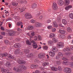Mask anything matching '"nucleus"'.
Segmentation results:
<instances>
[{"label":"nucleus","mask_w":73,"mask_h":73,"mask_svg":"<svg viewBox=\"0 0 73 73\" xmlns=\"http://www.w3.org/2000/svg\"><path fill=\"white\" fill-rule=\"evenodd\" d=\"M42 18H43V16H40L39 17L40 20H42Z\"/></svg>","instance_id":"obj_59"},{"label":"nucleus","mask_w":73,"mask_h":73,"mask_svg":"<svg viewBox=\"0 0 73 73\" xmlns=\"http://www.w3.org/2000/svg\"><path fill=\"white\" fill-rule=\"evenodd\" d=\"M62 23L66 25V24H67V22L65 19H63L62 21Z\"/></svg>","instance_id":"obj_21"},{"label":"nucleus","mask_w":73,"mask_h":73,"mask_svg":"<svg viewBox=\"0 0 73 73\" xmlns=\"http://www.w3.org/2000/svg\"><path fill=\"white\" fill-rule=\"evenodd\" d=\"M59 38H65V36L64 35H61V34H60L59 35Z\"/></svg>","instance_id":"obj_29"},{"label":"nucleus","mask_w":73,"mask_h":73,"mask_svg":"<svg viewBox=\"0 0 73 73\" xmlns=\"http://www.w3.org/2000/svg\"><path fill=\"white\" fill-rule=\"evenodd\" d=\"M59 32L62 34H65V31L64 30H59Z\"/></svg>","instance_id":"obj_22"},{"label":"nucleus","mask_w":73,"mask_h":73,"mask_svg":"<svg viewBox=\"0 0 73 73\" xmlns=\"http://www.w3.org/2000/svg\"><path fill=\"white\" fill-rule=\"evenodd\" d=\"M19 10L20 12H23L24 11H25V9L24 8H22L21 9H19Z\"/></svg>","instance_id":"obj_31"},{"label":"nucleus","mask_w":73,"mask_h":73,"mask_svg":"<svg viewBox=\"0 0 73 73\" xmlns=\"http://www.w3.org/2000/svg\"><path fill=\"white\" fill-rule=\"evenodd\" d=\"M67 30L68 32H72V29L70 27H68L67 29Z\"/></svg>","instance_id":"obj_23"},{"label":"nucleus","mask_w":73,"mask_h":73,"mask_svg":"<svg viewBox=\"0 0 73 73\" xmlns=\"http://www.w3.org/2000/svg\"><path fill=\"white\" fill-rule=\"evenodd\" d=\"M58 3L60 6H62L64 5V1L62 0H59L58 1Z\"/></svg>","instance_id":"obj_7"},{"label":"nucleus","mask_w":73,"mask_h":73,"mask_svg":"<svg viewBox=\"0 0 73 73\" xmlns=\"http://www.w3.org/2000/svg\"><path fill=\"white\" fill-rule=\"evenodd\" d=\"M52 40L54 42H57L58 41L57 40L54 38L52 39Z\"/></svg>","instance_id":"obj_38"},{"label":"nucleus","mask_w":73,"mask_h":73,"mask_svg":"<svg viewBox=\"0 0 73 73\" xmlns=\"http://www.w3.org/2000/svg\"><path fill=\"white\" fill-rule=\"evenodd\" d=\"M58 70L59 72H62V68L61 67L59 66L58 67Z\"/></svg>","instance_id":"obj_24"},{"label":"nucleus","mask_w":73,"mask_h":73,"mask_svg":"<svg viewBox=\"0 0 73 73\" xmlns=\"http://www.w3.org/2000/svg\"><path fill=\"white\" fill-rule=\"evenodd\" d=\"M17 30L19 32H21V29L20 28H18L17 29Z\"/></svg>","instance_id":"obj_57"},{"label":"nucleus","mask_w":73,"mask_h":73,"mask_svg":"<svg viewBox=\"0 0 73 73\" xmlns=\"http://www.w3.org/2000/svg\"><path fill=\"white\" fill-rule=\"evenodd\" d=\"M20 68L21 69H26V67L25 66H21L20 67Z\"/></svg>","instance_id":"obj_36"},{"label":"nucleus","mask_w":73,"mask_h":73,"mask_svg":"<svg viewBox=\"0 0 73 73\" xmlns=\"http://www.w3.org/2000/svg\"><path fill=\"white\" fill-rule=\"evenodd\" d=\"M38 23H36L35 25V26L36 27H38Z\"/></svg>","instance_id":"obj_48"},{"label":"nucleus","mask_w":73,"mask_h":73,"mask_svg":"<svg viewBox=\"0 0 73 73\" xmlns=\"http://www.w3.org/2000/svg\"><path fill=\"white\" fill-rule=\"evenodd\" d=\"M18 62L19 64H25V62L23 60H19L18 61Z\"/></svg>","instance_id":"obj_15"},{"label":"nucleus","mask_w":73,"mask_h":73,"mask_svg":"<svg viewBox=\"0 0 73 73\" xmlns=\"http://www.w3.org/2000/svg\"><path fill=\"white\" fill-rule=\"evenodd\" d=\"M52 51H50L49 53V54L51 57H54L55 55V52L57 51L56 48L55 47H52Z\"/></svg>","instance_id":"obj_1"},{"label":"nucleus","mask_w":73,"mask_h":73,"mask_svg":"<svg viewBox=\"0 0 73 73\" xmlns=\"http://www.w3.org/2000/svg\"><path fill=\"white\" fill-rule=\"evenodd\" d=\"M64 73H71V70L70 68H65L64 70Z\"/></svg>","instance_id":"obj_4"},{"label":"nucleus","mask_w":73,"mask_h":73,"mask_svg":"<svg viewBox=\"0 0 73 73\" xmlns=\"http://www.w3.org/2000/svg\"><path fill=\"white\" fill-rule=\"evenodd\" d=\"M36 66V65H31V66H30V67L31 68H32V69H33V68H34L35 66Z\"/></svg>","instance_id":"obj_45"},{"label":"nucleus","mask_w":73,"mask_h":73,"mask_svg":"<svg viewBox=\"0 0 73 73\" xmlns=\"http://www.w3.org/2000/svg\"><path fill=\"white\" fill-rule=\"evenodd\" d=\"M31 35L32 36H35V32H31Z\"/></svg>","instance_id":"obj_49"},{"label":"nucleus","mask_w":73,"mask_h":73,"mask_svg":"<svg viewBox=\"0 0 73 73\" xmlns=\"http://www.w3.org/2000/svg\"><path fill=\"white\" fill-rule=\"evenodd\" d=\"M5 31L6 32L7 31L11 32V33H9V36H14V35H15V32L14 31H12V30L6 29Z\"/></svg>","instance_id":"obj_2"},{"label":"nucleus","mask_w":73,"mask_h":73,"mask_svg":"<svg viewBox=\"0 0 73 73\" xmlns=\"http://www.w3.org/2000/svg\"><path fill=\"white\" fill-rule=\"evenodd\" d=\"M51 31L52 32H55L56 31V29L55 28H52L51 29Z\"/></svg>","instance_id":"obj_37"},{"label":"nucleus","mask_w":73,"mask_h":73,"mask_svg":"<svg viewBox=\"0 0 73 73\" xmlns=\"http://www.w3.org/2000/svg\"><path fill=\"white\" fill-rule=\"evenodd\" d=\"M23 23L22 22L19 21L17 22V26H19V27L21 26V28H23Z\"/></svg>","instance_id":"obj_6"},{"label":"nucleus","mask_w":73,"mask_h":73,"mask_svg":"<svg viewBox=\"0 0 73 73\" xmlns=\"http://www.w3.org/2000/svg\"><path fill=\"white\" fill-rule=\"evenodd\" d=\"M70 48L68 47H66V48H64L63 50L64 52H66V51H70Z\"/></svg>","instance_id":"obj_20"},{"label":"nucleus","mask_w":73,"mask_h":73,"mask_svg":"<svg viewBox=\"0 0 73 73\" xmlns=\"http://www.w3.org/2000/svg\"><path fill=\"white\" fill-rule=\"evenodd\" d=\"M33 56V54L32 53H29L28 54V55L26 56V57L27 58H29V57H31Z\"/></svg>","instance_id":"obj_19"},{"label":"nucleus","mask_w":73,"mask_h":73,"mask_svg":"<svg viewBox=\"0 0 73 73\" xmlns=\"http://www.w3.org/2000/svg\"><path fill=\"white\" fill-rule=\"evenodd\" d=\"M13 70H15V71H16L17 72H20L21 70H19V68H18V70L17 69H16V68H14L13 69Z\"/></svg>","instance_id":"obj_40"},{"label":"nucleus","mask_w":73,"mask_h":73,"mask_svg":"<svg viewBox=\"0 0 73 73\" xmlns=\"http://www.w3.org/2000/svg\"><path fill=\"white\" fill-rule=\"evenodd\" d=\"M34 40H37V37L36 36H35L34 38Z\"/></svg>","instance_id":"obj_56"},{"label":"nucleus","mask_w":73,"mask_h":73,"mask_svg":"<svg viewBox=\"0 0 73 73\" xmlns=\"http://www.w3.org/2000/svg\"><path fill=\"white\" fill-rule=\"evenodd\" d=\"M15 54H19V50H16L15 51Z\"/></svg>","instance_id":"obj_39"},{"label":"nucleus","mask_w":73,"mask_h":73,"mask_svg":"<svg viewBox=\"0 0 73 73\" xmlns=\"http://www.w3.org/2000/svg\"><path fill=\"white\" fill-rule=\"evenodd\" d=\"M58 56L59 57H62L63 56V54L61 52L58 53Z\"/></svg>","instance_id":"obj_28"},{"label":"nucleus","mask_w":73,"mask_h":73,"mask_svg":"<svg viewBox=\"0 0 73 73\" xmlns=\"http://www.w3.org/2000/svg\"><path fill=\"white\" fill-rule=\"evenodd\" d=\"M62 64L65 65H69L70 64V63L69 61H65L63 62Z\"/></svg>","instance_id":"obj_11"},{"label":"nucleus","mask_w":73,"mask_h":73,"mask_svg":"<svg viewBox=\"0 0 73 73\" xmlns=\"http://www.w3.org/2000/svg\"><path fill=\"white\" fill-rule=\"evenodd\" d=\"M64 46V43L63 42H59L57 44V46L58 48H61Z\"/></svg>","instance_id":"obj_3"},{"label":"nucleus","mask_w":73,"mask_h":73,"mask_svg":"<svg viewBox=\"0 0 73 73\" xmlns=\"http://www.w3.org/2000/svg\"><path fill=\"white\" fill-rule=\"evenodd\" d=\"M43 57V55L42 54H39L38 55V57L39 58H42Z\"/></svg>","instance_id":"obj_27"},{"label":"nucleus","mask_w":73,"mask_h":73,"mask_svg":"<svg viewBox=\"0 0 73 73\" xmlns=\"http://www.w3.org/2000/svg\"><path fill=\"white\" fill-rule=\"evenodd\" d=\"M59 56L58 55H56V59L57 60H58V59H59Z\"/></svg>","instance_id":"obj_58"},{"label":"nucleus","mask_w":73,"mask_h":73,"mask_svg":"<svg viewBox=\"0 0 73 73\" xmlns=\"http://www.w3.org/2000/svg\"><path fill=\"white\" fill-rule=\"evenodd\" d=\"M72 8V6L69 5L65 7V9L66 11H68V10H69V9H70V8Z\"/></svg>","instance_id":"obj_13"},{"label":"nucleus","mask_w":73,"mask_h":73,"mask_svg":"<svg viewBox=\"0 0 73 73\" xmlns=\"http://www.w3.org/2000/svg\"><path fill=\"white\" fill-rule=\"evenodd\" d=\"M1 57H4V56H5V57L7 56V53H5L2 54H1Z\"/></svg>","instance_id":"obj_25"},{"label":"nucleus","mask_w":73,"mask_h":73,"mask_svg":"<svg viewBox=\"0 0 73 73\" xmlns=\"http://www.w3.org/2000/svg\"><path fill=\"white\" fill-rule=\"evenodd\" d=\"M70 59L71 60H72L73 61V56H71L70 57Z\"/></svg>","instance_id":"obj_64"},{"label":"nucleus","mask_w":73,"mask_h":73,"mask_svg":"<svg viewBox=\"0 0 73 73\" xmlns=\"http://www.w3.org/2000/svg\"><path fill=\"white\" fill-rule=\"evenodd\" d=\"M62 60H67V58L65 57H63Z\"/></svg>","instance_id":"obj_62"},{"label":"nucleus","mask_w":73,"mask_h":73,"mask_svg":"<svg viewBox=\"0 0 73 73\" xmlns=\"http://www.w3.org/2000/svg\"><path fill=\"white\" fill-rule=\"evenodd\" d=\"M14 46L15 48H20L21 46L20 44L18 43H16L14 45Z\"/></svg>","instance_id":"obj_8"},{"label":"nucleus","mask_w":73,"mask_h":73,"mask_svg":"<svg viewBox=\"0 0 73 73\" xmlns=\"http://www.w3.org/2000/svg\"><path fill=\"white\" fill-rule=\"evenodd\" d=\"M27 28L28 30H33L34 28L32 26L30 25L27 27Z\"/></svg>","instance_id":"obj_14"},{"label":"nucleus","mask_w":73,"mask_h":73,"mask_svg":"<svg viewBox=\"0 0 73 73\" xmlns=\"http://www.w3.org/2000/svg\"><path fill=\"white\" fill-rule=\"evenodd\" d=\"M9 42L8 41V40H6L5 41V44H8Z\"/></svg>","instance_id":"obj_51"},{"label":"nucleus","mask_w":73,"mask_h":73,"mask_svg":"<svg viewBox=\"0 0 73 73\" xmlns=\"http://www.w3.org/2000/svg\"><path fill=\"white\" fill-rule=\"evenodd\" d=\"M52 28V26H48L47 27V28L48 29H50Z\"/></svg>","instance_id":"obj_47"},{"label":"nucleus","mask_w":73,"mask_h":73,"mask_svg":"<svg viewBox=\"0 0 73 73\" xmlns=\"http://www.w3.org/2000/svg\"><path fill=\"white\" fill-rule=\"evenodd\" d=\"M69 17L71 19H73V14L72 13L69 14Z\"/></svg>","instance_id":"obj_41"},{"label":"nucleus","mask_w":73,"mask_h":73,"mask_svg":"<svg viewBox=\"0 0 73 73\" xmlns=\"http://www.w3.org/2000/svg\"><path fill=\"white\" fill-rule=\"evenodd\" d=\"M38 27H42V24L40 23H38Z\"/></svg>","instance_id":"obj_52"},{"label":"nucleus","mask_w":73,"mask_h":73,"mask_svg":"<svg viewBox=\"0 0 73 73\" xmlns=\"http://www.w3.org/2000/svg\"><path fill=\"white\" fill-rule=\"evenodd\" d=\"M51 21L50 20H48L46 21V22L47 23H51Z\"/></svg>","instance_id":"obj_53"},{"label":"nucleus","mask_w":73,"mask_h":73,"mask_svg":"<svg viewBox=\"0 0 73 73\" xmlns=\"http://www.w3.org/2000/svg\"><path fill=\"white\" fill-rule=\"evenodd\" d=\"M1 69L2 72H4L5 73H12V72L9 73V72H8L7 71V70L6 69H4L3 68H1Z\"/></svg>","instance_id":"obj_12"},{"label":"nucleus","mask_w":73,"mask_h":73,"mask_svg":"<svg viewBox=\"0 0 73 73\" xmlns=\"http://www.w3.org/2000/svg\"><path fill=\"white\" fill-rule=\"evenodd\" d=\"M72 35H71L70 36H68V37H67V38H68V39H70V38H73V37H72Z\"/></svg>","instance_id":"obj_50"},{"label":"nucleus","mask_w":73,"mask_h":73,"mask_svg":"<svg viewBox=\"0 0 73 73\" xmlns=\"http://www.w3.org/2000/svg\"><path fill=\"white\" fill-rule=\"evenodd\" d=\"M70 50H73V46H70Z\"/></svg>","instance_id":"obj_55"},{"label":"nucleus","mask_w":73,"mask_h":73,"mask_svg":"<svg viewBox=\"0 0 73 73\" xmlns=\"http://www.w3.org/2000/svg\"><path fill=\"white\" fill-rule=\"evenodd\" d=\"M1 34L4 36L5 35V32H1Z\"/></svg>","instance_id":"obj_61"},{"label":"nucleus","mask_w":73,"mask_h":73,"mask_svg":"<svg viewBox=\"0 0 73 73\" xmlns=\"http://www.w3.org/2000/svg\"><path fill=\"white\" fill-rule=\"evenodd\" d=\"M18 5V3L15 2L13 3V5L14 6H17Z\"/></svg>","instance_id":"obj_33"},{"label":"nucleus","mask_w":73,"mask_h":73,"mask_svg":"<svg viewBox=\"0 0 73 73\" xmlns=\"http://www.w3.org/2000/svg\"><path fill=\"white\" fill-rule=\"evenodd\" d=\"M52 8L54 9H57V6L56 3H53Z\"/></svg>","instance_id":"obj_9"},{"label":"nucleus","mask_w":73,"mask_h":73,"mask_svg":"<svg viewBox=\"0 0 73 73\" xmlns=\"http://www.w3.org/2000/svg\"><path fill=\"white\" fill-rule=\"evenodd\" d=\"M51 68L52 70H53V71H57V70H58L57 68L56 67H51Z\"/></svg>","instance_id":"obj_16"},{"label":"nucleus","mask_w":73,"mask_h":73,"mask_svg":"<svg viewBox=\"0 0 73 73\" xmlns=\"http://www.w3.org/2000/svg\"><path fill=\"white\" fill-rule=\"evenodd\" d=\"M35 20L33 19H31V23H35Z\"/></svg>","instance_id":"obj_54"},{"label":"nucleus","mask_w":73,"mask_h":73,"mask_svg":"<svg viewBox=\"0 0 73 73\" xmlns=\"http://www.w3.org/2000/svg\"><path fill=\"white\" fill-rule=\"evenodd\" d=\"M43 48L44 50H47L48 48V46H43Z\"/></svg>","instance_id":"obj_35"},{"label":"nucleus","mask_w":73,"mask_h":73,"mask_svg":"<svg viewBox=\"0 0 73 73\" xmlns=\"http://www.w3.org/2000/svg\"><path fill=\"white\" fill-rule=\"evenodd\" d=\"M26 42L27 44H28V45H31V43L30 42L29 40H27Z\"/></svg>","instance_id":"obj_42"},{"label":"nucleus","mask_w":73,"mask_h":73,"mask_svg":"<svg viewBox=\"0 0 73 73\" xmlns=\"http://www.w3.org/2000/svg\"><path fill=\"white\" fill-rule=\"evenodd\" d=\"M38 39L39 40H42V37H41V36L39 35L38 36Z\"/></svg>","instance_id":"obj_46"},{"label":"nucleus","mask_w":73,"mask_h":73,"mask_svg":"<svg viewBox=\"0 0 73 73\" xmlns=\"http://www.w3.org/2000/svg\"><path fill=\"white\" fill-rule=\"evenodd\" d=\"M64 1L66 3V5H68L70 3V1L69 0H65Z\"/></svg>","instance_id":"obj_17"},{"label":"nucleus","mask_w":73,"mask_h":73,"mask_svg":"<svg viewBox=\"0 0 73 73\" xmlns=\"http://www.w3.org/2000/svg\"><path fill=\"white\" fill-rule=\"evenodd\" d=\"M49 36L50 37H54V34L53 33H50Z\"/></svg>","instance_id":"obj_30"},{"label":"nucleus","mask_w":73,"mask_h":73,"mask_svg":"<svg viewBox=\"0 0 73 73\" xmlns=\"http://www.w3.org/2000/svg\"><path fill=\"white\" fill-rule=\"evenodd\" d=\"M33 46L34 48V49H36L37 48H38V46L37 43L35 42H34L33 44Z\"/></svg>","instance_id":"obj_10"},{"label":"nucleus","mask_w":73,"mask_h":73,"mask_svg":"<svg viewBox=\"0 0 73 73\" xmlns=\"http://www.w3.org/2000/svg\"><path fill=\"white\" fill-rule=\"evenodd\" d=\"M53 26L54 27H58V25L57 24V23L56 21H54V22L53 23Z\"/></svg>","instance_id":"obj_18"},{"label":"nucleus","mask_w":73,"mask_h":73,"mask_svg":"<svg viewBox=\"0 0 73 73\" xmlns=\"http://www.w3.org/2000/svg\"><path fill=\"white\" fill-rule=\"evenodd\" d=\"M48 64V63L46 62H44L43 64V65L44 66H46Z\"/></svg>","instance_id":"obj_43"},{"label":"nucleus","mask_w":73,"mask_h":73,"mask_svg":"<svg viewBox=\"0 0 73 73\" xmlns=\"http://www.w3.org/2000/svg\"><path fill=\"white\" fill-rule=\"evenodd\" d=\"M48 43L50 45H52L53 44V41L52 40H48Z\"/></svg>","instance_id":"obj_32"},{"label":"nucleus","mask_w":73,"mask_h":73,"mask_svg":"<svg viewBox=\"0 0 73 73\" xmlns=\"http://www.w3.org/2000/svg\"><path fill=\"white\" fill-rule=\"evenodd\" d=\"M9 58L10 59H13V56L11 55H10Z\"/></svg>","instance_id":"obj_44"},{"label":"nucleus","mask_w":73,"mask_h":73,"mask_svg":"<svg viewBox=\"0 0 73 73\" xmlns=\"http://www.w3.org/2000/svg\"><path fill=\"white\" fill-rule=\"evenodd\" d=\"M24 50L25 53H28L29 52V50Z\"/></svg>","instance_id":"obj_34"},{"label":"nucleus","mask_w":73,"mask_h":73,"mask_svg":"<svg viewBox=\"0 0 73 73\" xmlns=\"http://www.w3.org/2000/svg\"><path fill=\"white\" fill-rule=\"evenodd\" d=\"M10 65V63L9 62H7L6 64V65Z\"/></svg>","instance_id":"obj_60"},{"label":"nucleus","mask_w":73,"mask_h":73,"mask_svg":"<svg viewBox=\"0 0 73 73\" xmlns=\"http://www.w3.org/2000/svg\"><path fill=\"white\" fill-rule=\"evenodd\" d=\"M25 17L26 19H29L32 18V16L31 14L27 13L25 15Z\"/></svg>","instance_id":"obj_5"},{"label":"nucleus","mask_w":73,"mask_h":73,"mask_svg":"<svg viewBox=\"0 0 73 73\" xmlns=\"http://www.w3.org/2000/svg\"><path fill=\"white\" fill-rule=\"evenodd\" d=\"M36 6H37V5L35 3L32 5L31 7L32 8H35L36 7Z\"/></svg>","instance_id":"obj_26"},{"label":"nucleus","mask_w":73,"mask_h":73,"mask_svg":"<svg viewBox=\"0 0 73 73\" xmlns=\"http://www.w3.org/2000/svg\"><path fill=\"white\" fill-rule=\"evenodd\" d=\"M35 73H40V72L39 71L37 70L35 71Z\"/></svg>","instance_id":"obj_63"}]
</instances>
